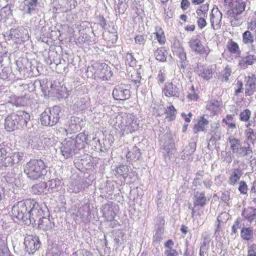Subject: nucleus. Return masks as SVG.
Returning <instances> with one entry per match:
<instances>
[{
  "label": "nucleus",
  "instance_id": "f257e3e1",
  "mask_svg": "<svg viewBox=\"0 0 256 256\" xmlns=\"http://www.w3.org/2000/svg\"><path fill=\"white\" fill-rule=\"evenodd\" d=\"M46 164L41 159H32L24 166V170L30 180L42 179L47 172Z\"/></svg>",
  "mask_w": 256,
  "mask_h": 256
},
{
  "label": "nucleus",
  "instance_id": "f03ea898",
  "mask_svg": "<svg viewBox=\"0 0 256 256\" xmlns=\"http://www.w3.org/2000/svg\"><path fill=\"white\" fill-rule=\"evenodd\" d=\"M87 73L88 76H94L102 80H108L112 76L110 68L106 63H97L92 67L88 66Z\"/></svg>",
  "mask_w": 256,
  "mask_h": 256
},
{
  "label": "nucleus",
  "instance_id": "7ed1b4c3",
  "mask_svg": "<svg viewBox=\"0 0 256 256\" xmlns=\"http://www.w3.org/2000/svg\"><path fill=\"white\" fill-rule=\"evenodd\" d=\"M60 108L58 106H55L52 108H46L40 115L42 124L49 126L55 125L60 118Z\"/></svg>",
  "mask_w": 256,
  "mask_h": 256
},
{
  "label": "nucleus",
  "instance_id": "20e7f679",
  "mask_svg": "<svg viewBox=\"0 0 256 256\" xmlns=\"http://www.w3.org/2000/svg\"><path fill=\"white\" fill-rule=\"evenodd\" d=\"M30 204V200L18 202L16 205L12 207V216L14 218L21 220L28 224V219H29L30 216V214H28V206H29Z\"/></svg>",
  "mask_w": 256,
  "mask_h": 256
},
{
  "label": "nucleus",
  "instance_id": "39448f33",
  "mask_svg": "<svg viewBox=\"0 0 256 256\" xmlns=\"http://www.w3.org/2000/svg\"><path fill=\"white\" fill-rule=\"evenodd\" d=\"M42 0H24L20 4V9L24 14L36 15L40 12L42 7Z\"/></svg>",
  "mask_w": 256,
  "mask_h": 256
},
{
  "label": "nucleus",
  "instance_id": "423d86ee",
  "mask_svg": "<svg viewBox=\"0 0 256 256\" xmlns=\"http://www.w3.org/2000/svg\"><path fill=\"white\" fill-rule=\"evenodd\" d=\"M28 214H30L28 219V224H31L35 222L36 220L42 218V216L46 214V211L42 210L40 206L34 200H30L29 205Z\"/></svg>",
  "mask_w": 256,
  "mask_h": 256
},
{
  "label": "nucleus",
  "instance_id": "0eeeda50",
  "mask_svg": "<svg viewBox=\"0 0 256 256\" xmlns=\"http://www.w3.org/2000/svg\"><path fill=\"white\" fill-rule=\"evenodd\" d=\"M112 94L116 100L122 101L127 100L130 97L129 86L122 84H118L114 86Z\"/></svg>",
  "mask_w": 256,
  "mask_h": 256
},
{
  "label": "nucleus",
  "instance_id": "6e6552de",
  "mask_svg": "<svg viewBox=\"0 0 256 256\" xmlns=\"http://www.w3.org/2000/svg\"><path fill=\"white\" fill-rule=\"evenodd\" d=\"M224 3L229 6L231 10H228L227 14L234 16L236 14H242L246 8L243 0H224Z\"/></svg>",
  "mask_w": 256,
  "mask_h": 256
},
{
  "label": "nucleus",
  "instance_id": "1a4fd4ad",
  "mask_svg": "<svg viewBox=\"0 0 256 256\" xmlns=\"http://www.w3.org/2000/svg\"><path fill=\"white\" fill-rule=\"evenodd\" d=\"M24 244L25 250L28 254H33L38 250L40 245L38 238L32 235H27L25 237Z\"/></svg>",
  "mask_w": 256,
  "mask_h": 256
},
{
  "label": "nucleus",
  "instance_id": "9d476101",
  "mask_svg": "<svg viewBox=\"0 0 256 256\" xmlns=\"http://www.w3.org/2000/svg\"><path fill=\"white\" fill-rule=\"evenodd\" d=\"M188 46L191 50L196 54L208 55L209 53V50H206L200 40L196 36H193L190 39Z\"/></svg>",
  "mask_w": 256,
  "mask_h": 256
},
{
  "label": "nucleus",
  "instance_id": "9b49d317",
  "mask_svg": "<svg viewBox=\"0 0 256 256\" xmlns=\"http://www.w3.org/2000/svg\"><path fill=\"white\" fill-rule=\"evenodd\" d=\"M60 152L66 158L72 156L76 153V148L74 147L70 140V138H66L61 144Z\"/></svg>",
  "mask_w": 256,
  "mask_h": 256
},
{
  "label": "nucleus",
  "instance_id": "f8f14e48",
  "mask_svg": "<svg viewBox=\"0 0 256 256\" xmlns=\"http://www.w3.org/2000/svg\"><path fill=\"white\" fill-rule=\"evenodd\" d=\"M162 92L164 96L167 97L178 98L180 96V90L179 88L172 82L166 84Z\"/></svg>",
  "mask_w": 256,
  "mask_h": 256
},
{
  "label": "nucleus",
  "instance_id": "ddd939ff",
  "mask_svg": "<svg viewBox=\"0 0 256 256\" xmlns=\"http://www.w3.org/2000/svg\"><path fill=\"white\" fill-rule=\"evenodd\" d=\"M138 128V124L134 116H130L125 120V124H121L120 128L124 131L132 133L137 130Z\"/></svg>",
  "mask_w": 256,
  "mask_h": 256
},
{
  "label": "nucleus",
  "instance_id": "4468645a",
  "mask_svg": "<svg viewBox=\"0 0 256 256\" xmlns=\"http://www.w3.org/2000/svg\"><path fill=\"white\" fill-rule=\"evenodd\" d=\"M70 140L76 150L83 148L87 144V136L84 132L78 134L75 137H70Z\"/></svg>",
  "mask_w": 256,
  "mask_h": 256
},
{
  "label": "nucleus",
  "instance_id": "2eb2a0df",
  "mask_svg": "<svg viewBox=\"0 0 256 256\" xmlns=\"http://www.w3.org/2000/svg\"><path fill=\"white\" fill-rule=\"evenodd\" d=\"M17 118L16 115V112H12L8 114L5 118V128L8 131L11 132L14 130L18 129V124H16Z\"/></svg>",
  "mask_w": 256,
  "mask_h": 256
},
{
  "label": "nucleus",
  "instance_id": "dca6fc26",
  "mask_svg": "<svg viewBox=\"0 0 256 256\" xmlns=\"http://www.w3.org/2000/svg\"><path fill=\"white\" fill-rule=\"evenodd\" d=\"M16 124H18V128L26 126L27 123L30 120L29 114L24 111H18L16 112Z\"/></svg>",
  "mask_w": 256,
  "mask_h": 256
},
{
  "label": "nucleus",
  "instance_id": "f3484780",
  "mask_svg": "<svg viewBox=\"0 0 256 256\" xmlns=\"http://www.w3.org/2000/svg\"><path fill=\"white\" fill-rule=\"evenodd\" d=\"M174 52L178 57V61L180 64V66L183 69H184L188 65V61L186 60V53L184 49L182 47L175 48Z\"/></svg>",
  "mask_w": 256,
  "mask_h": 256
},
{
  "label": "nucleus",
  "instance_id": "a211bd4d",
  "mask_svg": "<svg viewBox=\"0 0 256 256\" xmlns=\"http://www.w3.org/2000/svg\"><path fill=\"white\" fill-rule=\"evenodd\" d=\"M47 216L49 217V214H48V212L46 210V214L44 216H42V218L38 220L39 228L44 230H50L54 226V222H52L49 218H46Z\"/></svg>",
  "mask_w": 256,
  "mask_h": 256
},
{
  "label": "nucleus",
  "instance_id": "6ab92c4d",
  "mask_svg": "<svg viewBox=\"0 0 256 256\" xmlns=\"http://www.w3.org/2000/svg\"><path fill=\"white\" fill-rule=\"evenodd\" d=\"M242 174V170L240 167L233 169L228 180V184L231 186H234Z\"/></svg>",
  "mask_w": 256,
  "mask_h": 256
},
{
  "label": "nucleus",
  "instance_id": "aec40b11",
  "mask_svg": "<svg viewBox=\"0 0 256 256\" xmlns=\"http://www.w3.org/2000/svg\"><path fill=\"white\" fill-rule=\"evenodd\" d=\"M236 154L240 157L250 156L252 158L253 154L252 145L244 144L243 146H240Z\"/></svg>",
  "mask_w": 256,
  "mask_h": 256
},
{
  "label": "nucleus",
  "instance_id": "412c9836",
  "mask_svg": "<svg viewBox=\"0 0 256 256\" xmlns=\"http://www.w3.org/2000/svg\"><path fill=\"white\" fill-rule=\"evenodd\" d=\"M84 123L82 118L76 116H72L69 122V126L70 130L74 132L80 130Z\"/></svg>",
  "mask_w": 256,
  "mask_h": 256
},
{
  "label": "nucleus",
  "instance_id": "4be33fe9",
  "mask_svg": "<svg viewBox=\"0 0 256 256\" xmlns=\"http://www.w3.org/2000/svg\"><path fill=\"white\" fill-rule=\"evenodd\" d=\"M222 13L220 11L218 7L214 8L210 14V23L212 26L214 28V25L218 26L222 20Z\"/></svg>",
  "mask_w": 256,
  "mask_h": 256
},
{
  "label": "nucleus",
  "instance_id": "5701e85b",
  "mask_svg": "<svg viewBox=\"0 0 256 256\" xmlns=\"http://www.w3.org/2000/svg\"><path fill=\"white\" fill-rule=\"evenodd\" d=\"M206 204L204 192H196L194 194V206L204 207Z\"/></svg>",
  "mask_w": 256,
  "mask_h": 256
},
{
  "label": "nucleus",
  "instance_id": "b1692460",
  "mask_svg": "<svg viewBox=\"0 0 256 256\" xmlns=\"http://www.w3.org/2000/svg\"><path fill=\"white\" fill-rule=\"evenodd\" d=\"M196 72L199 76L206 80H210L212 77V70L208 67L198 66Z\"/></svg>",
  "mask_w": 256,
  "mask_h": 256
},
{
  "label": "nucleus",
  "instance_id": "393cba45",
  "mask_svg": "<svg viewBox=\"0 0 256 256\" xmlns=\"http://www.w3.org/2000/svg\"><path fill=\"white\" fill-rule=\"evenodd\" d=\"M256 62V56L249 54L242 58L239 62L238 65L242 68L245 69L248 66L252 65Z\"/></svg>",
  "mask_w": 256,
  "mask_h": 256
},
{
  "label": "nucleus",
  "instance_id": "a878e982",
  "mask_svg": "<svg viewBox=\"0 0 256 256\" xmlns=\"http://www.w3.org/2000/svg\"><path fill=\"white\" fill-rule=\"evenodd\" d=\"M242 214L250 224L256 222V208L252 207L248 208L244 210Z\"/></svg>",
  "mask_w": 256,
  "mask_h": 256
},
{
  "label": "nucleus",
  "instance_id": "bb28decb",
  "mask_svg": "<svg viewBox=\"0 0 256 256\" xmlns=\"http://www.w3.org/2000/svg\"><path fill=\"white\" fill-rule=\"evenodd\" d=\"M111 203H108L103 206V214L105 216L107 220H112L116 216L115 212L113 211V208L111 206Z\"/></svg>",
  "mask_w": 256,
  "mask_h": 256
},
{
  "label": "nucleus",
  "instance_id": "cd10ccee",
  "mask_svg": "<svg viewBox=\"0 0 256 256\" xmlns=\"http://www.w3.org/2000/svg\"><path fill=\"white\" fill-rule=\"evenodd\" d=\"M256 90V79L249 78L246 84V95L250 96Z\"/></svg>",
  "mask_w": 256,
  "mask_h": 256
},
{
  "label": "nucleus",
  "instance_id": "c85d7f7f",
  "mask_svg": "<svg viewBox=\"0 0 256 256\" xmlns=\"http://www.w3.org/2000/svg\"><path fill=\"white\" fill-rule=\"evenodd\" d=\"M244 134L246 139L244 144H254L256 140V134L253 130L251 128H248L245 130Z\"/></svg>",
  "mask_w": 256,
  "mask_h": 256
},
{
  "label": "nucleus",
  "instance_id": "c756f323",
  "mask_svg": "<svg viewBox=\"0 0 256 256\" xmlns=\"http://www.w3.org/2000/svg\"><path fill=\"white\" fill-rule=\"evenodd\" d=\"M196 142H189L188 144L182 150L184 154L182 156V158L186 160V156H188L192 154L196 150Z\"/></svg>",
  "mask_w": 256,
  "mask_h": 256
},
{
  "label": "nucleus",
  "instance_id": "7c9ffc66",
  "mask_svg": "<svg viewBox=\"0 0 256 256\" xmlns=\"http://www.w3.org/2000/svg\"><path fill=\"white\" fill-rule=\"evenodd\" d=\"M221 103L222 102L220 101L212 100L207 102L206 108L207 110L211 112L212 114H215L218 110Z\"/></svg>",
  "mask_w": 256,
  "mask_h": 256
},
{
  "label": "nucleus",
  "instance_id": "2f4dec72",
  "mask_svg": "<svg viewBox=\"0 0 256 256\" xmlns=\"http://www.w3.org/2000/svg\"><path fill=\"white\" fill-rule=\"evenodd\" d=\"M228 141L230 142V149L232 152L236 154L240 146H241L240 140L234 136H231L228 138Z\"/></svg>",
  "mask_w": 256,
  "mask_h": 256
},
{
  "label": "nucleus",
  "instance_id": "473e14b6",
  "mask_svg": "<svg viewBox=\"0 0 256 256\" xmlns=\"http://www.w3.org/2000/svg\"><path fill=\"white\" fill-rule=\"evenodd\" d=\"M126 156L132 160H138L141 158L140 150L136 146L132 148L131 151L128 152Z\"/></svg>",
  "mask_w": 256,
  "mask_h": 256
},
{
  "label": "nucleus",
  "instance_id": "72a5a7b5",
  "mask_svg": "<svg viewBox=\"0 0 256 256\" xmlns=\"http://www.w3.org/2000/svg\"><path fill=\"white\" fill-rule=\"evenodd\" d=\"M48 187V184L44 182H41L34 185L32 187V192L36 194H40L44 192V189Z\"/></svg>",
  "mask_w": 256,
  "mask_h": 256
},
{
  "label": "nucleus",
  "instance_id": "f704fd0d",
  "mask_svg": "<svg viewBox=\"0 0 256 256\" xmlns=\"http://www.w3.org/2000/svg\"><path fill=\"white\" fill-rule=\"evenodd\" d=\"M208 124V121L204 116L200 118L197 124L194 126V130L196 132L204 131L206 126Z\"/></svg>",
  "mask_w": 256,
  "mask_h": 256
},
{
  "label": "nucleus",
  "instance_id": "c9c22d12",
  "mask_svg": "<svg viewBox=\"0 0 256 256\" xmlns=\"http://www.w3.org/2000/svg\"><path fill=\"white\" fill-rule=\"evenodd\" d=\"M242 238L246 240H249L253 237V230L251 228H243L241 230Z\"/></svg>",
  "mask_w": 256,
  "mask_h": 256
},
{
  "label": "nucleus",
  "instance_id": "e433bc0d",
  "mask_svg": "<svg viewBox=\"0 0 256 256\" xmlns=\"http://www.w3.org/2000/svg\"><path fill=\"white\" fill-rule=\"evenodd\" d=\"M165 114H166V118L168 121H172L176 118V110L174 106L171 105L166 110Z\"/></svg>",
  "mask_w": 256,
  "mask_h": 256
},
{
  "label": "nucleus",
  "instance_id": "4c0bfd02",
  "mask_svg": "<svg viewBox=\"0 0 256 256\" xmlns=\"http://www.w3.org/2000/svg\"><path fill=\"white\" fill-rule=\"evenodd\" d=\"M90 104V100L88 98H82L78 100L76 105L80 110L86 108Z\"/></svg>",
  "mask_w": 256,
  "mask_h": 256
},
{
  "label": "nucleus",
  "instance_id": "58836bf2",
  "mask_svg": "<svg viewBox=\"0 0 256 256\" xmlns=\"http://www.w3.org/2000/svg\"><path fill=\"white\" fill-rule=\"evenodd\" d=\"M16 175L13 174H8L6 176V180L7 182L12 186H18L20 185V181L18 178L16 177Z\"/></svg>",
  "mask_w": 256,
  "mask_h": 256
},
{
  "label": "nucleus",
  "instance_id": "ea45409f",
  "mask_svg": "<svg viewBox=\"0 0 256 256\" xmlns=\"http://www.w3.org/2000/svg\"><path fill=\"white\" fill-rule=\"evenodd\" d=\"M10 102L16 106H24L26 104V100L23 96H14L11 99Z\"/></svg>",
  "mask_w": 256,
  "mask_h": 256
},
{
  "label": "nucleus",
  "instance_id": "a19ab883",
  "mask_svg": "<svg viewBox=\"0 0 256 256\" xmlns=\"http://www.w3.org/2000/svg\"><path fill=\"white\" fill-rule=\"evenodd\" d=\"M166 51L162 48H158L154 52L156 58L160 62H165L166 59Z\"/></svg>",
  "mask_w": 256,
  "mask_h": 256
},
{
  "label": "nucleus",
  "instance_id": "79ce46f5",
  "mask_svg": "<svg viewBox=\"0 0 256 256\" xmlns=\"http://www.w3.org/2000/svg\"><path fill=\"white\" fill-rule=\"evenodd\" d=\"M46 184H48V190H50L52 192L54 189L58 188V186L60 185L61 181L58 178H54L48 180Z\"/></svg>",
  "mask_w": 256,
  "mask_h": 256
},
{
  "label": "nucleus",
  "instance_id": "37998d69",
  "mask_svg": "<svg viewBox=\"0 0 256 256\" xmlns=\"http://www.w3.org/2000/svg\"><path fill=\"white\" fill-rule=\"evenodd\" d=\"M164 237V230L162 228L157 229L156 234L154 236L153 243L160 244Z\"/></svg>",
  "mask_w": 256,
  "mask_h": 256
},
{
  "label": "nucleus",
  "instance_id": "c03bdc74",
  "mask_svg": "<svg viewBox=\"0 0 256 256\" xmlns=\"http://www.w3.org/2000/svg\"><path fill=\"white\" fill-rule=\"evenodd\" d=\"M12 156V161L14 164L21 162L23 160L24 154L21 152H16L11 154Z\"/></svg>",
  "mask_w": 256,
  "mask_h": 256
},
{
  "label": "nucleus",
  "instance_id": "a18cd8bd",
  "mask_svg": "<svg viewBox=\"0 0 256 256\" xmlns=\"http://www.w3.org/2000/svg\"><path fill=\"white\" fill-rule=\"evenodd\" d=\"M242 40L244 44H252L254 42L253 36L250 31L246 30L242 34Z\"/></svg>",
  "mask_w": 256,
  "mask_h": 256
},
{
  "label": "nucleus",
  "instance_id": "49530a36",
  "mask_svg": "<svg viewBox=\"0 0 256 256\" xmlns=\"http://www.w3.org/2000/svg\"><path fill=\"white\" fill-rule=\"evenodd\" d=\"M232 73V71L230 68L226 66L224 70L222 72L220 78L222 79V80L227 82L228 80V77L230 76Z\"/></svg>",
  "mask_w": 256,
  "mask_h": 256
},
{
  "label": "nucleus",
  "instance_id": "de8ad7c7",
  "mask_svg": "<svg viewBox=\"0 0 256 256\" xmlns=\"http://www.w3.org/2000/svg\"><path fill=\"white\" fill-rule=\"evenodd\" d=\"M8 36L11 39L15 38L16 40H19L21 37V34L19 30L12 28L10 31ZM18 41H16V42H18Z\"/></svg>",
  "mask_w": 256,
  "mask_h": 256
},
{
  "label": "nucleus",
  "instance_id": "09e8293b",
  "mask_svg": "<svg viewBox=\"0 0 256 256\" xmlns=\"http://www.w3.org/2000/svg\"><path fill=\"white\" fill-rule=\"evenodd\" d=\"M128 172V168L127 166L122 165L117 168L116 172L120 176H127Z\"/></svg>",
  "mask_w": 256,
  "mask_h": 256
},
{
  "label": "nucleus",
  "instance_id": "8fccbe9b",
  "mask_svg": "<svg viewBox=\"0 0 256 256\" xmlns=\"http://www.w3.org/2000/svg\"><path fill=\"white\" fill-rule=\"evenodd\" d=\"M250 111L248 109H246L240 112V120L242 121L246 122L250 119Z\"/></svg>",
  "mask_w": 256,
  "mask_h": 256
},
{
  "label": "nucleus",
  "instance_id": "3c124183",
  "mask_svg": "<svg viewBox=\"0 0 256 256\" xmlns=\"http://www.w3.org/2000/svg\"><path fill=\"white\" fill-rule=\"evenodd\" d=\"M240 14H234V16H232L229 14H227L228 16L231 19V24L232 26H238L241 24L242 22L238 18V16Z\"/></svg>",
  "mask_w": 256,
  "mask_h": 256
},
{
  "label": "nucleus",
  "instance_id": "603ef678",
  "mask_svg": "<svg viewBox=\"0 0 256 256\" xmlns=\"http://www.w3.org/2000/svg\"><path fill=\"white\" fill-rule=\"evenodd\" d=\"M10 74V70L8 68H0V78L6 80Z\"/></svg>",
  "mask_w": 256,
  "mask_h": 256
},
{
  "label": "nucleus",
  "instance_id": "864d4df0",
  "mask_svg": "<svg viewBox=\"0 0 256 256\" xmlns=\"http://www.w3.org/2000/svg\"><path fill=\"white\" fill-rule=\"evenodd\" d=\"M6 238L5 237L0 239V256H4V250L7 251V248H6Z\"/></svg>",
  "mask_w": 256,
  "mask_h": 256
},
{
  "label": "nucleus",
  "instance_id": "5fc2aeb1",
  "mask_svg": "<svg viewBox=\"0 0 256 256\" xmlns=\"http://www.w3.org/2000/svg\"><path fill=\"white\" fill-rule=\"evenodd\" d=\"M242 226V224L241 223V220L240 218H237L236 220L234 222V223L232 226V233H236L238 230L241 228Z\"/></svg>",
  "mask_w": 256,
  "mask_h": 256
},
{
  "label": "nucleus",
  "instance_id": "6e6d98bb",
  "mask_svg": "<svg viewBox=\"0 0 256 256\" xmlns=\"http://www.w3.org/2000/svg\"><path fill=\"white\" fill-rule=\"evenodd\" d=\"M228 50L231 52L236 54L238 51V46L234 42L231 41L228 45Z\"/></svg>",
  "mask_w": 256,
  "mask_h": 256
},
{
  "label": "nucleus",
  "instance_id": "4d7b16f0",
  "mask_svg": "<svg viewBox=\"0 0 256 256\" xmlns=\"http://www.w3.org/2000/svg\"><path fill=\"white\" fill-rule=\"evenodd\" d=\"M2 162H3V165L5 166H8L14 164V162L12 161V156L11 154L10 156L6 155Z\"/></svg>",
  "mask_w": 256,
  "mask_h": 256
},
{
  "label": "nucleus",
  "instance_id": "13d9d810",
  "mask_svg": "<svg viewBox=\"0 0 256 256\" xmlns=\"http://www.w3.org/2000/svg\"><path fill=\"white\" fill-rule=\"evenodd\" d=\"M238 189L241 194H246L248 191V186L246 182L244 181H240Z\"/></svg>",
  "mask_w": 256,
  "mask_h": 256
},
{
  "label": "nucleus",
  "instance_id": "bf43d9fd",
  "mask_svg": "<svg viewBox=\"0 0 256 256\" xmlns=\"http://www.w3.org/2000/svg\"><path fill=\"white\" fill-rule=\"evenodd\" d=\"M166 74L162 70L158 72V74L156 78L158 84H162L166 80Z\"/></svg>",
  "mask_w": 256,
  "mask_h": 256
},
{
  "label": "nucleus",
  "instance_id": "052dcab7",
  "mask_svg": "<svg viewBox=\"0 0 256 256\" xmlns=\"http://www.w3.org/2000/svg\"><path fill=\"white\" fill-rule=\"evenodd\" d=\"M136 44H144L146 42V37L144 36L138 35L134 38Z\"/></svg>",
  "mask_w": 256,
  "mask_h": 256
},
{
  "label": "nucleus",
  "instance_id": "680f3d73",
  "mask_svg": "<svg viewBox=\"0 0 256 256\" xmlns=\"http://www.w3.org/2000/svg\"><path fill=\"white\" fill-rule=\"evenodd\" d=\"M133 78L132 82L136 85V87L138 88L140 84L141 76L140 74H136V75L132 76Z\"/></svg>",
  "mask_w": 256,
  "mask_h": 256
},
{
  "label": "nucleus",
  "instance_id": "e2e57ef3",
  "mask_svg": "<svg viewBox=\"0 0 256 256\" xmlns=\"http://www.w3.org/2000/svg\"><path fill=\"white\" fill-rule=\"evenodd\" d=\"M156 40L160 44H164L166 42L165 36L164 34V32H162L161 33L158 32H156Z\"/></svg>",
  "mask_w": 256,
  "mask_h": 256
},
{
  "label": "nucleus",
  "instance_id": "0e129e2a",
  "mask_svg": "<svg viewBox=\"0 0 256 256\" xmlns=\"http://www.w3.org/2000/svg\"><path fill=\"white\" fill-rule=\"evenodd\" d=\"M90 38V36L86 34H82L79 37V38L78 39V43H80L81 44H83L84 42L89 40Z\"/></svg>",
  "mask_w": 256,
  "mask_h": 256
},
{
  "label": "nucleus",
  "instance_id": "69168bd1",
  "mask_svg": "<svg viewBox=\"0 0 256 256\" xmlns=\"http://www.w3.org/2000/svg\"><path fill=\"white\" fill-rule=\"evenodd\" d=\"M164 255L166 256H178V252L174 249H168L165 250Z\"/></svg>",
  "mask_w": 256,
  "mask_h": 256
},
{
  "label": "nucleus",
  "instance_id": "338daca9",
  "mask_svg": "<svg viewBox=\"0 0 256 256\" xmlns=\"http://www.w3.org/2000/svg\"><path fill=\"white\" fill-rule=\"evenodd\" d=\"M205 18H198V25L200 29L203 28L206 24Z\"/></svg>",
  "mask_w": 256,
  "mask_h": 256
},
{
  "label": "nucleus",
  "instance_id": "774afa93",
  "mask_svg": "<svg viewBox=\"0 0 256 256\" xmlns=\"http://www.w3.org/2000/svg\"><path fill=\"white\" fill-rule=\"evenodd\" d=\"M248 254L256 256V244H252L248 247Z\"/></svg>",
  "mask_w": 256,
  "mask_h": 256
}]
</instances>
